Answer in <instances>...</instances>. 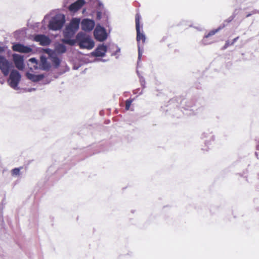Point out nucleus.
Returning a JSON list of instances; mask_svg holds the SVG:
<instances>
[{"mask_svg": "<svg viewBox=\"0 0 259 259\" xmlns=\"http://www.w3.org/2000/svg\"><path fill=\"white\" fill-rule=\"evenodd\" d=\"M79 24L80 18H73L63 30V37L61 39V42L70 46H75L76 40L73 37L79 28Z\"/></svg>", "mask_w": 259, "mask_h": 259, "instance_id": "obj_1", "label": "nucleus"}, {"mask_svg": "<svg viewBox=\"0 0 259 259\" xmlns=\"http://www.w3.org/2000/svg\"><path fill=\"white\" fill-rule=\"evenodd\" d=\"M76 44L81 49L91 50L95 46V42L91 36L82 32H78L76 36Z\"/></svg>", "mask_w": 259, "mask_h": 259, "instance_id": "obj_2", "label": "nucleus"}, {"mask_svg": "<svg viewBox=\"0 0 259 259\" xmlns=\"http://www.w3.org/2000/svg\"><path fill=\"white\" fill-rule=\"evenodd\" d=\"M65 23V17L63 14H56L49 21L48 28L50 30L57 31L61 30Z\"/></svg>", "mask_w": 259, "mask_h": 259, "instance_id": "obj_3", "label": "nucleus"}, {"mask_svg": "<svg viewBox=\"0 0 259 259\" xmlns=\"http://www.w3.org/2000/svg\"><path fill=\"white\" fill-rule=\"evenodd\" d=\"M93 35L95 39L99 42H104L108 37L106 28L102 26L101 23L97 24L93 31Z\"/></svg>", "mask_w": 259, "mask_h": 259, "instance_id": "obj_4", "label": "nucleus"}, {"mask_svg": "<svg viewBox=\"0 0 259 259\" xmlns=\"http://www.w3.org/2000/svg\"><path fill=\"white\" fill-rule=\"evenodd\" d=\"M9 77L8 80L9 85L14 90L19 89L18 85L21 81V74L16 69H13L9 73Z\"/></svg>", "mask_w": 259, "mask_h": 259, "instance_id": "obj_5", "label": "nucleus"}, {"mask_svg": "<svg viewBox=\"0 0 259 259\" xmlns=\"http://www.w3.org/2000/svg\"><path fill=\"white\" fill-rule=\"evenodd\" d=\"M12 67V63L7 60L5 56L0 55V70L5 76L9 75Z\"/></svg>", "mask_w": 259, "mask_h": 259, "instance_id": "obj_6", "label": "nucleus"}, {"mask_svg": "<svg viewBox=\"0 0 259 259\" xmlns=\"http://www.w3.org/2000/svg\"><path fill=\"white\" fill-rule=\"evenodd\" d=\"M103 18L102 24L106 27H109V13L107 10L101 11L100 9L96 10V19L97 21L101 20Z\"/></svg>", "mask_w": 259, "mask_h": 259, "instance_id": "obj_7", "label": "nucleus"}, {"mask_svg": "<svg viewBox=\"0 0 259 259\" xmlns=\"http://www.w3.org/2000/svg\"><path fill=\"white\" fill-rule=\"evenodd\" d=\"M80 24L81 29L86 32H91L95 26V21L89 18H83L80 20Z\"/></svg>", "mask_w": 259, "mask_h": 259, "instance_id": "obj_8", "label": "nucleus"}, {"mask_svg": "<svg viewBox=\"0 0 259 259\" xmlns=\"http://www.w3.org/2000/svg\"><path fill=\"white\" fill-rule=\"evenodd\" d=\"M107 46L104 44H99L94 51L91 53V56L95 57H104L107 52Z\"/></svg>", "mask_w": 259, "mask_h": 259, "instance_id": "obj_9", "label": "nucleus"}, {"mask_svg": "<svg viewBox=\"0 0 259 259\" xmlns=\"http://www.w3.org/2000/svg\"><path fill=\"white\" fill-rule=\"evenodd\" d=\"M12 57L15 67L19 70H23L25 68L24 56L14 53L13 54Z\"/></svg>", "mask_w": 259, "mask_h": 259, "instance_id": "obj_10", "label": "nucleus"}, {"mask_svg": "<svg viewBox=\"0 0 259 259\" xmlns=\"http://www.w3.org/2000/svg\"><path fill=\"white\" fill-rule=\"evenodd\" d=\"M12 50L15 52L21 53H29L32 51V49L27 46H25L19 42H15L13 44Z\"/></svg>", "mask_w": 259, "mask_h": 259, "instance_id": "obj_11", "label": "nucleus"}, {"mask_svg": "<svg viewBox=\"0 0 259 259\" xmlns=\"http://www.w3.org/2000/svg\"><path fill=\"white\" fill-rule=\"evenodd\" d=\"M141 18L140 15L139 14H137L136 15V29L137 32V41L139 42L142 40L143 42H144L146 40V37L143 33L141 32L140 30V19Z\"/></svg>", "mask_w": 259, "mask_h": 259, "instance_id": "obj_12", "label": "nucleus"}, {"mask_svg": "<svg viewBox=\"0 0 259 259\" xmlns=\"http://www.w3.org/2000/svg\"><path fill=\"white\" fill-rule=\"evenodd\" d=\"M33 40L39 42V45L42 46H49L51 42V40L48 36L41 34H35L33 36Z\"/></svg>", "mask_w": 259, "mask_h": 259, "instance_id": "obj_13", "label": "nucleus"}, {"mask_svg": "<svg viewBox=\"0 0 259 259\" xmlns=\"http://www.w3.org/2000/svg\"><path fill=\"white\" fill-rule=\"evenodd\" d=\"M201 139L204 140L205 145L208 146L214 141V136L211 132L207 130L201 134Z\"/></svg>", "mask_w": 259, "mask_h": 259, "instance_id": "obj_14", "label": "nucleus"}, {"mask_svg": "<svg viewBox=\"0 0 259 259\" xmlns=\"http://www.w3.org/2000/svg\"><path fill=\"white\" fill-rule=\"evenodd\" d=\"M51 68L50 63L48 61L46 56L42 55L40 57L39 69L44 71H49Z\"/></svg>", "mask_w": 259, "mask_h": 259, "instance_id": "obj_15", "label": "nucleus"}, {"mask_svg": "<svg viewBox=\"0 0 259 259\" xmlns=\"http://www.w3.org/2000/svg\"><path fill=\"white\" fill-rule=\"evenodd\" d=\"M27 78L33 82H38L42 80L45 77V74H34L28 71L25 73Z\"/></svg>", "mask_w": 259, "mask_h": 259, "instance_id": "obj_16", "label": "nucleus"}, {"mask_svg": "<svg viewBox=\"0 0 259 259\" xmlns=\"http://www.w3.org/2000/svg\"><path fill=\"white\" fill-rule=\"evenodd\" d=\"M85 4V0H77L72 3L69 7L70 12L75 13L78 11Z\"/></svg>", "mask_w": 259, "mask_h": 259, "instance_id": "obj_17", "label": "nucleus"}, {"mask_svg": "<svg viewBox=\"0 0 259 259\" xmlns=\"http://www.w3.org/2000/svg\"><path fill=\"white\" fill-rule=\"evenodd\" d=\"M66 44L60 42H56L55 44L54 51L55 54L62 55L67 51V48L65 46Z\"/></svg>", "mask_w": 259, "mask_h": 259, "instance_id": "obj_18", "label": "nucleus"}, {"mask_svg": "<svg viewBox=\"0 0 259 259\" xmlns=\"http://www.w3.org/2000/svg\"><path fill=\"white\" fill-rule=\"evenodd\" d=\"M51 56V58L49 59L53 64V66L55 68H58L61 63V59L57 56V55L55 54L54 56Z\"/></svg>", "mask_w": 259, "mask_h": 259, "instance_id": "obj_19", "label": "nucleus"}, {"mask_svg": "<svg viewBox=\"0 0 259 259\" xmlns=\"http://www.w3.org/2000/svg\"><path fill=\"white\" fill-rule=\"evenodd\" d=\"M226 26V24H221L217 29L211 30L208 33L205 35L204 38H208L211 36L214 35L216 33L219 32L220 30L222 29Z\"/></svg>", "mask_w": 259, "mask_h": 259, "instance_id": "obj_20", "label": "nucleus"}, {"mask_svg": "<svg viewBox=\"0 0 259 259\" xmlns=\"http://www.w3.org/2000/svg\"><path fill=\"white\" fill-rule=\"evenodd\" d=\"M113 47H114L116 48V50L114 52H112L111 53V56H115V58L116 59H118L119 58V55H118V53H120V51H121V49L120 48L116 45H113Z\"/></svg>", "mask_w": 259, "mask_h": 259, "instance_id": "obj_21", "label": "nucleus"}, {"mask_svg": "<svg viewBox=\"0 0 259 259\" xmlns=\"http://www.w3.org/2000/svg\"><path fill=\"white\" fill-rule=\"evenodd\" d=\"M96 1L97 2V5L96 6V10L100 9L101 11H104V10H106L104 8V5L101 1L100 0H97Z\"/></svg>", "mask_w": 259, "mask_h": 259, "instance_id": "obj_22", "label": "nucleus"}, {"mask_svg": "<svg viewBox=\"0 0 259 259\" xmlns=\"http://www.w3.org/2000/svg\"><path fill=\"white\" fill-rule=\"evenodd\" d=\"M44 51L46 53L48 54V58L50 59L51 58V56H54L55 55V52L54 50H53L50 48H46L44 49Z\"/></svg>", "mask_w": 259, "mask_h": 259, "instance_id": "obj_23", "label": "nucleus"}, {"mask_svg": "<svg viewBox=\"0 0 259 259\" xmlns=\"http://www.w3.org/2000/svg\"><path fill=\"white\" fill-rule=\"evenodd\" d=\"M236 14L234 13L231 16H230L228 19L225 20L223 24H226V26L227 25L228 23L231 22L235 17Z\"/></svg>", "mask_w": 259, "mask_h": 259, "instance_id": "obj_24", "label": "nucleus"}, {"mask_svg": "<svg viewBox=\"0 0 259 259\" xmlns=\"http://www.w3.org/2000/svg\"><path fill=\"white\" fill-rule=\"evenodd\" d=\"M139 81L142 88L145 89L146 88V81L143 76H140Z\"/></svg>", "mask_w": 259, "mask_h": 259, "instance_id": "obj_25", "label": "nucleus"}, {"mask_svg": "<svg viewBox=\"0 0 259 259\" xmlns=\"http://www.w3.org/2000/svg\"><path fill=\"white\" fill-rule=\"evenodd\" d=\"M21 167H16L12 170V174L13 176H18L20 174Z\"/></svg>", "mask_w": 259, "mask_h": 259, "instance_id": "obj_26", "label": "nucleus"}, {"mask_svg": "<svg viewBox=\"0 0 259 259\" xmlns=\"http://www.w3.org/2000/svg\"><path fill=\"white\" fill-rule=\"evenodd\" d=\"M133 101V99H127L126 101V102H125V109L126 110H129Z\"/></svg>", "mask_w": 259, "mask_h": 259, "instance_id": "obj_27", "label": "nucleus"}, {"mask_svg": "<svg viewBox=\"0 0 259 259\" xmlns=\"http://www.w3.org/2000/svg\"><path fill=\"white\" fill-rule=\"evenodd\" d=\"M138 63L139 61L141 60V58L142 55V51L141 50V48L140 45H138Z\"/></svg>", "mask_w": 259, "mask_h": 259, "instance_id": "obj_28", "label": "nucleus"}, {"mask_svg": "<svg viewBox=\"0 0 259 259\" xmlns=\"http://www.w3.org/2000/svg\"><path fill=\"white\" fill-rule=\"evenodd\" d=\"M28 61H29V62H31V63H33L36 65H37L38 63V60L35 57H32V58H30Z\"/></svg>", "mask_w": 259, "mask_h": 259, "instance_id": "obj_29", "label": "nucleus"}, {"mask_svg": "<svg viewBox=\"0 0 259 259\" xmlns=\"http://www.w3.org/2000/svg\"><path fill=\"white\" fill-rule=\"evenodd\" d=\"M231 44V42H230L229 40H227L225 42V45L223 46V47L222 48V49L223 50H225L229 46H232V45H230Z\"/></svg>", "mask_w": 259, "mask_h": 259, "instance_id": "obj_30", "label": "nucleus"}, {"mask_svg": "<svg viewBox=\"0 0 259 259\" xmlns=\"http://www.w3.org/2000/svg\"><path fill=\"white\" fill-rule=\"evenodd\" d=\"M238 39H239V36H237V37H235V38H234L232 40V41L231 42V44L230 45H233L237 41V40Z\"/></svg>", "mask_w": 259, "mask_h": 259, "instance_id": "obj_31", "label": "nucleus"}, {"mask_svg": "<svg viewBox=\"0 0 259 259\" xmlns=\"http://www.w3.org/2000/svg\"><path fill=\"white\" fill-rule=\"evenodd\" d=\"M6 50L5 47L0 46V54L4 52Z\"/></svg>", "mask_w": 259, "mask_h": 259, "instance_id": "obj_32", "label": "nucleus"}, {"mask_svg": "<svg viewBox=\"0 0 259 259\" xmlns=\"http://www.w3.org/2000/svg\"><path fill=\"white\" fill-rule=\"evenodd\" d=\"M3 207L1 205H0V217H1V218L3 217Z\"/></svg>", "mask_w": 259, "mask_h": 259, "instance_id": "obj_33", "label": "nucleus"}, {"mask_svg": "<svg viewBox=\"0 0 259 259\" xmlns=\"http://www.w3.org/2000/svg\"><path fill=\"white\" fill-rule=\"evenodd\" d=\"M251 12L252 13V15H253V14L258 13V12H259V11H258L257 10H254L252 11Z\"/></svg>", "mask_w": 259, "mask_h": 259, "instance_id": "obj_34", "label": "nucleus"}, {"mask_svg": "<svg viewBox=\"0 0 259 259\" xmlns=\"http://www.w3.org/2000/svg\"><path fill=\"white\" fill-rule=\"evenodd\" d=\"M252 13H251V12H250V13H248V14L246 15V18H248V17H249L251 16H252Z\"/></svg>", "mask_w": 259, "mask_h": 259, "instance_id": "obj_35", "label": "nucleus"}, {"mask_svg": "<svg viewBox=\"0 0 259 259\" xmlns=\"http://www.w3.org/2000/svg\"><path fill=\"white\" fill-rule=\"evenodd\" d=\"M33 67L35 69H39V66H38L36 64L34 65Z\"/></svg>", "mask_w": 259, "mask_h": 259, "instance_id": "obj_36", "label": "nucleus"}, {"mask_svg": "<svg viewBox=\"0 0 259 259\" xmlns=\"http://www.w3.org/2000/svg\"><path fill=\"white\" fill-rule=\"evenodd\" d=\"M36 90V89L35 88H30L29 89V92H31L32 91H35Z\"/></svg>", "mask_w": 259, "mask_h": 259, "instance_id": "obj_37", "label": "nucleus"}, {"mask_svg": "<svg viewBox=\"0 0 259 259\" xmlns=\"http://www.w3.org/2000/svg\"><path fill=\"white\" fill-rule=\"evenodd\" d=\"M137 75H138L139 78H140V76H142V75L140 74V73L138 70H137Z\"/></svg>", "mask_w": 259, "mask_h": 259, "instance_id": "obj_38", "label": "nucleus"}, {"mask_svg": "<svg viewBox=\"0 0 259 259\" xmlns=\"http://www.w3.org/2000/svg\"><path fill=\"white\" fill-rule=\"evenodd\" d=\"M100 61H103V62H106V60L105 59H100Z\"/></svg>", "mask_w": 259, "mask_h": 259, "instance_id": "obj_39", "label": "nucleus"}, {"mask_svg": "<svg viewBox=\"0 0 259 259\" xmlns=\"http://www.w3.org/2000/svg\"><path fill=\"white\" fill-rule=\"evenodd\" d=\"M142 93H143V92H142V91H141V92L139 93V94H140V95H141V94H142Z\"/></svg>", "mask_w": 259, "mask_h": 259, "instance_id": "obj_40", "label": "nucleus"}, {"mask_svg": "<svg viewBox=\"0 0 259 259\" xmlns=\"http://www.w3.org/2000/svg\"><path fill=\"white\" fill-rule=\"evenodd\" d=\"M30 70L32 71V68L31 67L30 68Z\"/></svg>", "mask_w": 259, "mask_h": 259, "instance_id": "obj_41", "label": "nucleus"}, {"mask_svg": "<svg viewBox=\"0 0 259 259\" xmlns=\"http://www.w3.org/2000/svg\"><path fill=\"white\" fill-rule=\"evenodd\" d=\"M3 201H4V200H3V201H2V206H3Z\"/></svg>", "mask_w": 259, "mask_h": 259, "instance_id": "obj_42", "label": "nucleus"}]
</instances>
